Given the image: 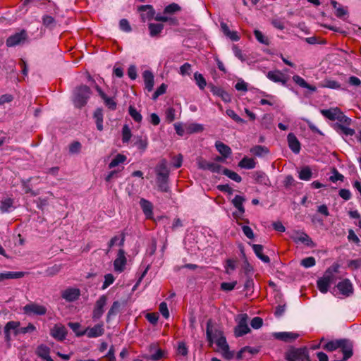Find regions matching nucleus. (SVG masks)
I'll return each instance as SVG.
<instances>
[{
    "label": "nucleus",
    "instance_id": "nucleus-1",
    "mask_svg": "<svg viewBox=\"0 0 361 361\" xmlns=\"http://www.w3.org/2000/svg\"><path fill=\"white\" fill-rule=\"evenodd\" d=\"M92 94L91 90L87 85H80L74 91L73 102L76 107L84 106Z\"/></svg>",
    "mask_w": 361,
    "mask_h": 361
},
{
    "label": "nucleus",
    "instance_id": "nucleus-17",
    "mask_svg": "<svg viewBox=\"0 0 361 361\" xmlns=\"http://www.w3.org/2000/svg\"><path fill=\"white\" fill-rule=\"evenodd\" d=\"M299 335L293 332H276L274 334V337L279 341L284 342H291L298 338Z\"/></svg>",
    "mask_w": 361,
    "mask_h": 361
},
{
    "label": "nucleus",
    "instance_id": "nucleus-3",
    "mask_svg": "<svg viewBox=\"0 0 361 361\" xmlns=\"http://www.w3.org/2000/svg\"><path fill=\"white\" fill-rule=\"evenodd\" d=\"M287 361H310L307 348H290L286 353Z\"/></svg>",
    "mask_w": 361,
    "mask_h": 361
},
{
    "label": "nucleus",
    "instance_id": "nucleus-47",
    "mask_svg": "<svg viewBox=\"0 0 361 361\" xmlns=\"http://www.w3.org/2000/svg\"><path fill=\"white\" fill-rule=\"evenodd\" d=\"M203 130V125L199 123H190L186 127V132L189 134L199 133Z\"/></svg>",
    "mask_w": 361,
    "mask_h": 361
},
{
    "label": "nucleus",
    "instance_id": "nucleus-39",
    "mask_svg": "<svg viewBox=\"0 0 361 361\" xmlns=\"http://www.w3.org/2000/svg\"><path fill=\"white\" fill-rule=\"evenodd\" d=\"M256 162L252 158L244 157L238 163V166L242 169H252L255 167Z\"/></svg>",
    "mask_w": 361,
    "mask_h": 361
},
{
    "label": "nucleus",
    "instance_id": "nucleus-31",
    "mask_svg": "<svg viewBox=\"0 0 361 361\" xmlns=\"http://www.w3.org/2000/svg\"><path fill=\"white\" fill-rule=\"evenodd\" d=\"M255 180L262 185H269L270 180L268 176L262 171H256L253 175Z\"/></svg>",
    "mask_w": 361,
    "mask_h": 361
},
{
    "label": "nucleus",
    "instance_id": "nucleus-15",
    "mask_svg": "<svg viewBox=\"0 0 361 361\" xmlns=\"http://www.w3.org/2000/svg\"><path fill=\"white\" fill-rule=\"evenodd\" d=\"M268 79L274 82H281L282 85H286L287 79L285 75L280 71H269L267 74Z\"/></svg>",
    "mask_w": 361,
    "mask_h": 361
},
{
    "label": "nucleus",
    "instance_id": "nucleus-4",
    "mask_svg": "<svg viewBox=\"0 0 361 361\" xmlns=\"http://www.w3.org/2000/svg\"><path fill=\"white\" fill-rule=\"evenodd\" d=\"M23 312L27 315H44L47 313V308L35 302L29 303L23 308Z\"/></svg>",
    "mask_w": 361,
    "mask_h": 361
},
{
    "label": "nucleus",
    "instance_id": "nucleus-33",
    "mask_svg": "<svg viewBox=\"0 0 361 361\" xmlns=\"http://www.w3.org/2000/svg\"><path fill=\"white\" fill-rule=\"evenodd\" d=\"M334 128L338 133H341L346 136H348V135L352 136L355 133V131L354 129L348 127V126H346V125L344 126L343 124H339V123H336L334 125Z\"/></svg>",
    "mask_w": 361,
    "mask_h": 361
},
{
    "label": "nucleus",
    "instance_id": "nucleus-48",
    "mask_svg": "<svg viewBox=\"0 0 361 361\" xmlns=\"http://www.w3.org/2000/svg\"><path fill=\"white\" fill-rule=\"evenodd\" d=\"M121 307V304L118 301H114L110 307L108 313H107V321H109L111 317L115 316L118 314L119 309Z\"/></svg>",
    "mask_w": 361,
    "mask_h": 361
},
{
    "label": "nucleus",
    "instance_id": "nucleus-19",
    "mask_svg": "<svg viewBox=\"0 0 361 361\" xmlns=\"http://www.w3.org/2000/svg\"><path fill=\"white\" fill-rule=\"evenodd\" d=\"M142 78L145 82V89L148 92H151L153 90L154 83V77L152 71L145 70L142 73Z\"/></svg>",
    "mask_w": 361,
    "mask_h": 361
},
{
    "label": "nucleus",
    "instance_id": "nucleus-8",
    "mask_svg": "<svg viewBox=\"0 0 361 361\" xmlns=\"http://www.w3.org/2000/svg\"><path fill=\"white\" fill-rule=\"evenodd\" d=\"M137 11L140 13L142 22L151 20L154 18L155 11L152 5H141L138 6Z\"/></svg>",
    "mask_w": 361,
    "mask_h": 361
},
{
    "label": "nucleus",
    "instance_id": "nucleus-45",
    "mask_svg": "<svg viewBox=\"0 0 361 361\" xmlns=\"http://www.w3.org/2000/svg\"><path fill=\"white\" fill-rule=\"evenodd\" d=\"M221 173L237 183H240L242 180V178L240 177V176H239L237 173L231 171L228 169L223 168Z\"/></svg>",
    "mask_w": 361,
    "mask_h": 361
},
{
    "label": "nucleus",
    "instance_id": "nucleus-44",
    "mask_svg": "<svg viewBox=\"0 0 361 361\" xmlns=\"http://www.w3.org/2000/svg\"><path fill=\"white\" fill-rule=\"evenodd\" d=\"M126 157L121 154H118L109 163V168L113 169L117 166H118L120 164H123L126 160Z\"/></svg>",
    "mask_w": 361,
    "mask_h": 361
},
{
    "label": "nucleus",
    "instance_id": "nucleus-52",
    "mask_svg": "<svg viewBox=\"0 0 361 361\" xmlns=\"http://www.w3.org/2000/svg\"><path fill=\"white\" fill-rule=\"evenodd\" d=\"M104 102V104L106 107H108L110 110L114 111L116 109L117 104L113 97H109L107 95H105L103 98H102Z\"/></svg>",
    "mask_w": 361,
    "mask_h": 361
},
{
    "label": "nucleus",
    "instance_id": "nucleus-61",
    "mask_svg": "<svg viewBox=\"0 0 361 361\" xmlns=\"http://www.w3.org/2000/svg\"><path fill=\"white\" fill-rule=\"evenodd\" d=\"M115 281V278L113 274H107L104 276V281L102 284V289L105 290L110 285H111Z\"/></svg>",
    "mask_w": 361,
    "mask_h": 361
},
{
    "label": "nucleus",
    "instance_id": "nucleus-21",
    "mask_svg": "<svg viewBox=\"0 0 361 361\" xmlns=\"http://www.w3.org/2000/svg\"><path fill=\"white\" fill-rule=\"evenodd\" d=\"M199 167L200 169H204V170H209L213 173H221L223 170V167L216 164L213 162H207L206 161H201L199 163Z\"/></svg>",
    "mask_w": 361,
    "mask_h": 361
},
{
    "label": "nucleus",
    "instance_id": "nucleus-56",
    "mask_svg": "<svg viewBox=\"0 0 361 361\" xmlns=\"http://www.w3.org/2000/svg\"><path fill=\"white\" fill-rule=\"evenodd\" d=\"M82 148V145L78 141L73 142L69 145V153L71 154H78Z\"/></svg>",
    "mask_w": 361,
    "mask_h": 361
},
{
    "label": "nucleus",
    "instance_id": "nucleus-63",
    "mask_svg": "<svg viewBox=\"0 0 361 361\" xmlns=\"http://www.w3.org/2000/svg\"><path fill=\"white\" fill-rule=\"evenodd\" d=\"M236 268L235 261L228 259L226 260V264L225 266L226 273L231 274Z\"/></svg>",
    "mask_w": 361,
    "mask_h": 361
},
{
    "label": "nucleus",
    "instance_id": "nucleus-25",
    "mask_svg": "<svg viewBox=\"0 0 361 361\" xmlns=\"http://www.w3.org/2000/svg\"><path fill=\"white\" fill-rule=\"evenodd\" d=\"M250 245L252 246L253 251L255 254L257 255V257L261 259L264 263H269L270 259L267 255H265L263 254V246L262 245L259 244H251Z\"/></svg>",
    "mask_w": 361,
    "mask_h": 361
},
{
    "label": "nucleus",
    "instance_id": "nucleus-49",
    "mask_svg": "<svg viewBox=\"0 0 361 361\" xmlns=\"http://www.w3.org/2000/svg\"><path fill=\"white\" fill-rule=\"evenodd\" d=\"M194 78L200 90H204L207 85V82L202 74L196 72L194 74Z\"/></svg>",
    "mask_w": 361,
    "mask_h": 361
},
{
    "label": "nucleus",
    "instance_id": "nucleus-62",
    "mask_svg": "<svg viewBox=\"0 0 361 361\" xmlns=\"http://www.w3.org/2000/svg\"><path fill=\"white\" fill-rule=\"evenodd\" d=\"M254 35L257 39V41L263 44H268L269 41L267 38L258 30H255L254 31Z\"/></svg>",
    "mask_w": 361,
    "mask_h": 361
},
{
    "label": "nucleus",
    "instance_id": "nucleus-54",
    "mask_svg": "<svg viewBox=\"0 0 361 361\" xmlns=\"http://www.w3.org/2000/svg\"><path fill=\"white\" fill-rule=\"evenodd\" d=\"M154 18L155 20L159 21V22L169 21L171 23V24H173V25H177V23H178L177 19H176L174 18H169L166 16H162L160 13H158L156 16L154 15Z\"/></svg>",
    "mask_w": 361,
    "mask_h": 361
},
{
    "label": "nucleus",
    "instance_id": "nucleus-51",
    "mask_svg": "<svg viewBox=\"0 0 361 361\" xmlns=\"http://www.w3.org/2000/svg\"><path fill=\"white\" fill-rule=\"evenodd\" d=\"M20 326V322H15V321H11L6 323L5 326V329L6 331H11V330L13 331V333L15 335H18Z\"/></svg>",
    "mask_w": 361,
    "mask_h": 361
},
{
    "label": "nucleus",
    "instance_id": "nucleus-5",
    "mask_svg": "<svg viewBox=\"0 0 361 361\" xmlns=\"http://www.w3.org/2000/svg\"><path fill=\"white\" fill-rule=\"evenodd\" d=\"M247 314L239 315L238 324L235 329V335L236 337L243 336L250 332V329L247 324Z\"/></svg>",
    "mask_w": 361,
    "mask_h": 361
},
{
    "label": "nucleus",
    "instance_id": "nucleus-12",
    "mask_svg": "<svg viewBox=\"0 0 361 361\" xmlns=\"http://www.w3.org/2000/svg\"><path fill=\"white\" fill-rule=\"evenodd\" d=\"M51 336L55 339L62 341H63L67 335V330L66 327L62 324H56L51 329Z\"/></svg>",
    "mask_w": 361,
    "mask_h": 361
},
{
    "label": "nucleus",
    "instance_id": "nucleus-18",
    "mask_svg": "<svg viewBox=\"0 0 361 361\" xmlns=\"http://www.w3.org/2000/svg\"><path fill=\"white\" fill-rule=\"evenodd\" d=\"M337 288L340 293L345 296H349L353 291V285L348 279H344L339 282L337 284Z\"/></svg>",
    "mask_w": 361,
    "mask_h": 361
},
{
    "label": "nucleus",
    "instance_id": "nucleus-16",
    "mask_svg": "<svg viewBox=\"0 0 361 361\" xmlns=\"http://www.w3.org/2000/svg\"><path fill=\"white\" fill-rule=\"evenodd\" d=\"M80 295V291L78 288H70L62 292L61 297L66 301L73 302L76 300Z\"/></svg>",
    "mask_w": 361,
    "mask_h": 361
},
{
    "label": "nucleus",
    "instance_id": "nucleus-38",
    "mask_svg": "<svg viewBox=\"0 0 361 361\" xmlns=\"http://www.w3.org/2000/svg\"><path fill=\"white\" fill-rule=\"evenodd\" d=\"M119 241V243H118V245L121 247L123 246L124 245V242H125V235L123 233H121L120 236H118V235H115L114 237H113L108 245H109V248L106 251V254L109 253V252L110 251V249L116 245L117 244V242Z\"/></svg>",
    "mask_w": 361,
    "mask_h": 361
},
{
    "label": "nucleus",
    "instance_id": "nucleus-29",
    "mask_svg": "<svg viewBox=\"0 0 361 361\" xmlns=\"http://www.w3.org/2000/svg\"><path fill=\"white\" fill-rule=\"evenodd\" d=\"M169 176L157 177V184L159 190L161 192H168L170 190L169 186Z\"/></svg>",
    "mask_w": 361,
    "mask_h": 361
},
{
    "label": "nucleus",
    "instance_id": "nucleus-10",
    "mask_svg": "<svg viewBox=\"0 0 361 361\" xmlns=\"http://www.w3.org/2000/svg\"><path fill=\"white\" fill-rule=\"evenodd\" d=\"M127 259L125 256V251L123 249H120L118 252L117 257L114 262V267L115 271L118 273L123 271Z\"/></svg>",
    "mask_w": 361,
    "mask_h": 361
},
{
    "label": "nucleus",
    "instance_id": "nucleus-7",
    "mask_svg": "<svg viewBox=\"0 0 361 361\" xmlns=\"http://www.w3.org/2000/svg\"><path fill=\"white\" fill-rule=\"evenodd\" d=\"M206 333L207 341L209 342L210 345H212L215 340L223 336L222 331L213 326L212 319H209L207 322Z\"/></svg>",
    "mask_w": 361,
    "mask_h": 361
},
{
    "label": "nucleus",
    "instance_id": "nucleus-6",
    "mask_svg": "<svg viewBox=\"0 0 361 361\" xmlns=\"http://www.w3.org/2000/svg\"><path fill=\"white\" fill-rule=\"evenodd\" d=\"M107 302V297L105 295H102L96 301L94 310L92 311V319L93 320H97L102 317L104 314V307Z\"/></svg>",
    "mask_w": 361,
    "mask_h": 361
},
{
    "label": "nucleus",
    "instance_id": "nucleus-60",
    "mask_svg": "<svg viewBox=\"0 0 361 361\" xmlns=\"http://www.w3.org/2000/svg\"><path fill=\"white\" fill-rule=\"evenodd\" d=\"M179 11H180V6L176 3H172L165 7L164 13H174Z\"/></svg>",
    "mask_w": 361,
    "mask_h": 361
},
{
    "label": "nucleus",
    "instance_id": "nucleus-34",
    "mask_svg": "<svg viewBox=\"0 0 361 361\" xmlns=\"http://www.w3.org/2000/svg\"><path fill=\"white\" fill-rule=\"evenodd\" d=\"M94 118L98 130H103V111L101 108H97L94 112Z\"/></svg>",
    "mask_w": 361,
    "mask_h": 361
},
{
    "label": "nucleus",
    "instance_id": "nucleus-40",
    "mask_svg": "<svg viewBox=\"0 0 361 361\" xmlns=\"http://www.w3.org/2000/svg\"><path fill=\"white\" fill-rule=\"evenodd\" d=\"M214 94H216L219 97H220L224 102H228L231 101V97L230 95L224 91L223 89L214 87L212 90Z\"/></svg>",
    "mask_w": 361,
    "mask_h": 361
},
{
    "label": "nucleus",
    "instance_id": "nucleus-27",
    "mask_svg": "<svg viewBox=\"0 0 361 361\" xmlns=\"http://www.w3.org/2000/svg\"><path fill=\"white\" fill-rule=\"evenodd\" d=\"M215 147L224 158H228L232 153L230 147L222 142L216 141L215 143Z\"/></svg>",
    "mask_w": 361,
    "mask_h": 361
},
{
    "label": "nucleus",
    "instance_id": "nucleus-11",
    "mask_svg": "<svg viewBox=\"0 0 361 361\" xmlns=\"http://www.w3.org/2000/svg\"><path fill=\"white\" fill-rule=\"evenodd\" d=\"M292 238L294 242H301L310 247H314L315 246L314 243L312 240L310 236L304 232H294L293 235H292Z\"/></svg>",
    "mask_w": 361,
    "mask_h": 361
},
{
    "label": "nucleus",
    "instance_id": "nucleus-2",
    "mask_svg": "<svg viewBox=\"0 0 361 361\" xmlns=\"http://www.w3.org/2000/svg\"><path fill=\"white\" fill-rule=\"evenodd\" d=\"M337 267L329 268L324 276L317 281V288L322 293H327L329 286L334 282L335 276L334 272L337 271Z\"/></svg>",
    "mask_w": 361,
    "mask_h": 361
},
{
    "label": "nucleus",
    "instance_id": "nucleus-36",
    "mask_svg": "<svg viewBox=\"0 0 361 361\" xmlns=\"http://www.w3.org/2000/svg\"><path fill=\"white\" fill-rule=\"evenodd\" d=\"M13 207V200L8 197L1 200L0 204V210L2 213L10 212L11 209Z\"/></svg>",
    "mask_w": 361,
    "mask_h": 361
},
{
    "label": "nucleus",
    "instance_id": "nucleus-37",
    "mask_svg": "<svg viewBox=\"0 0 361 361\" xmlns=\"http://www.w3.org/2000/svg\"><path fill=\"white\" fill-rule=\"evenodd\" d=\"M245 201V199L240 195H235V197L232 200V204L241 214L245 212V208L243 207V203Z\"/></svg>",
    "mask_w": 361,
    "mask_h": 361
},
{
    "label": "nucleus",
    "instance_id": "nucleus-43",
    "mask_svg": "<svg viewBox=\"0 0 361 361\" xmlns=\"http://www.w3.org/2000/svg\"><path fill=\"white\" fill-rule=\"evenodd\" d=\"M250 152L257 157H262L269 153L267 147L262 145H256L250 149Z\"/></svg>",
    "mask_w": 361,
    "mask_h": 361
},
{
    "label": "nucleus",
    "instance_id": "nucleus-14",
    "mask_svg": "<svg viewBox=\"0 0 361 361\" xmlns=\"http://www.w3.org/2000/svg\"><path fill=\"white\" fill-rule=\"evenodd\" d=\"M104 333L103 324H97L93 327H88L85 329V334L88 338H97L101 336Z\"/></svg>",
    "mask_w": 361,
    "mask_h": 361
},
{
    "label": "nucleus",
    "instance_id": "nucleus-59",
    "mask_svg": "<svg viewBox=\"0 0 361 361\" xmlns=\"http://www.w3.org/2000/svg\"><path fill=\"white\" fill-rule=\"evenodd\" d=\"M226 114L238 123H245V121L241 118L233 110L227 109Z\"/></svg>",
    "mask_w": 361,
    "mask_h": 361
},
{
    "label": "nucleus",
    "instance_id": "nucleus-53",
    "mask_svg": "<svg viewBox=\"0 0 361 361\" xmlns=\"http://www.w3.org/2000/svg\"><path fill=\"white\" fill-rule=\"evenodd\" d=\"M132 136L131 131L128 125H124L122 128V141L123 143L128 142Z\"/></svg>",
    "mask_w": 361,
    "mask_h": 361
},
{
    "label": "nucleus",
    "instance_id": "nucleus-64",
    "mask_svg": "<svg viewBox=\"0 0 361 361\" xmlns=\"http://www.w3.org/2000/svg\"><path fill=\"white\" fill-rule=\"evenodd\" d=\"M167 86L162 83L154 92L152 95V99L154 100L157 99L160 95L164 94L166 91Z\"/></svg>",
    "mask_w": 361,
    "mask_h": 361
},
{
    "label": "nucleus",
    "instance_id": "nucleus-41",
    "mask_svg": "<svg viewBox=\"0 0 361 361\" xmlns=\"http://www.w3.org/2000/svg\"><path fill=\"white\" fill-rule=\"evenodd\" d=\"M341 339L330 341L324 344L322 348L325 350L331 352L340 348Z\"/></svg>",
    "mask_w": 361,
    "mask_h": 361
},
{
    "label": "nucleus",
    "instance_id": "nucleus-26",
    "mask_svg": "<svg viewBox=\"0 0 361 361\" xmlns=\"http://www.w3.org/2000/svg\"><path fill=\"white\" fill-rule=\"evenodd\" d=\"M37 355L46 361H54L50 357V349L45 345H40L37 348Z\"/></svg>",
    "mask_w": 361,
    "mask_h": 361
},
{
    "label": "nucleus",
    "instance_id": "nucleus-32",
    "mask_svg": "<svg viewBox=\"0 0 361 361\" xmlns=\"http://www.w3.org/2000/svg\"><path fill=\"white\" fill-rule=\"evenodd\" d=\"M293 80L301 87L308 89L312 92L317 91V88L315 86L309 85L302 77L298 75L293 76Z\"/></svg>",
    "mask_w": 361,
    "mask_h": 361
},
{
    "label": "nucleus",
    "instance_id": "nucleus-30",
    "mask_svg": "<svg viewBox=\"0 0 361 361\" xmlns=\"http://www.w3.org/2000/svg\"><path fill=\"white\" fill-rule=\"evenodd\" d=\"M148 29L152 37H158L164 29V25L161 23H149Z\"/></svg>",
    "mask_w": 361,
    "mask_h": 361
},
{
    "label": "nucleus",
    "instance_id": "nucleus-28",
    "mask_svg": "<svg viewBox=\"0 0 361 361\" xmlns=\"http://www.w3.org/2000/svg\"><path fill=\"white\" fill-rule=\"evenodd\" d=\"M25 273L23 271H6L0 273V282L11 279H20L25 276Z\"/></svg>",
    "mask_w": 361,
    "mask_h": 361
},
{
    "label": "nucleus",
    "instance_id": "nucleus-20",
    "mask_svg": "<svg viewBox=\"0 0 361 361\" xmlns=\"http://www.w3.org/2000/svg\"><path fill=\"white\" fill-rule=\"evenodd\" d=\"M288 143L290 149L295 154H298L300 151V143L296 136L290 133L287 136Z\"/></svg>",
    "mask_w": 361,
    "mask_h": 361
},
{
    "label": "nucleus",
    "instance_id": "nucleus-23",
    "mask_svg": "<svg viewBox=\"0 0 361 361\" xmlns=\"http://www.w3.org/2000/svg\"><path fill=\"white\" fill-rule=\"evenodd\" d=\"M140 205L142 209L144 214L145 215L147 219H152L153 216V205L152 204L144 199L142 198L140 201Z\"/></svg>",
    "mask_w": 361,
    "mask_h": 361
},
{
    "label": "nucleus",
    "instance_id": "nucleus-50",
    "mask_svg": "<svg viewBox=\"0 0 361 361\" xmlns=\"http://www.w3.org/2000/svg\"><path fill=\"white\" fill-rule=\"evenodd\" d=\"M128 112L130 116L133 118V119L137 123H140L142 120V116L137 109L133 106H130L128 109Z\"/></svg>",
    "mask_w": 361,
    "mask_h": 361
},
{
    "label": "nucleus",
    "instance_id": "nucleus-55",
    "mask_svg": "<svg viewBox=\"0 0 361 361\" xmlns=\"http://www.w3.org/2000/svg\"><path fill=\"white\" fill-rule=\"evenodd\" d=\"M68 326L73 330L77 336H82L85 334V331H80V324L78 322H69Z\"/></svg>",
    "mask_w": 361,
    "mask_h": 361
},
{
    "label": "nucleus",
    "instance_id": "nucleus-22",
    "mask_svg": "<svg viewBox=\"0 0 361 361\" xmlns=\"http://www.w3.org/2000/svg\"><path fill=\"white\" fill-rule=\"evenodd\" d=\"M157 177L169 176V170L167 166V161L165 159H161L155 167Z\"/></svg>",
    "mask_w": 361,
    "mask_h": 361
},
{
    "label": "nucleus",
    "instance_id": "nucleus-13",
    "mask_svg": "<svg viewBox=\"0 0 361 361\" xmlns=\"http://www.w3.org/2000/svg\"><path fill=\"white\" fill-rule=\"evenodd\" d=\"M343 354V361L347 360L353 355V343L348 339H341L340 348Z\"/></svg>",
    "mask_w": 361,
    "mask_h": 361
},
{
    "label": "nucleus",
    "instance_id": "nucleus-58",
    "mask_svg": "<svg viewBox=\"0 0 361 361\" xmlns=\"http://www.w3.org/2000/svg\"><path fill=\"white\" fill-rule=\"evenodd\" d=\"M316 261L314 257H308L301 260L300 264L305 268H310L315 265Z\"/></svg>",
    "mask_w": 361,
    "mask_h": 361
},
{
    "label": "nucleus",
    "instance_id": "nucleus-57",
    "mask_svg": "<svg viewBox=\"0 0 361 361\" xmlns=\"http://www.w3.org/2000/svg\"><path fill=\"white\" fill-rule=\"evenodd\" d=\"M177 353L182 356H187L188 348L186 343L183 341H179L177 345Z\"/></svg>",
    "mask_w": 361,
    "mask_h": 361
},
{
    "label": "nucleus",
    "instance_id": "nucleus-24",
    "mask_svg": "<svg viewBox=\"0 0 361 361\" xmlns=\"http://www.w3.org/2000/svg\"><path fill=\"white\" fill-rule=\"evenodd\" d=\"M341 109L338 107L322 109L320 111L321 114L330 121H336L338 115L341 114Z\"/></svg>",
    "mask_w": 361,
    "mask_h": 361
},
{
    "label": "nucleus",
    "instance_id": "nucleus-46",
    "mask_svg": "<svg viewBox=\"0 0 361 361\" xmlns=\"http://www.w3.org/2000/svg\"><path fill=\"white\" fill-rule=\"evenodd\" d=\"M312 172L309 166L303 167L299 172V178L302 180H309L312 178Z\"/></svg>",
    "mask_w": 361,
    "mask_h": 361
},
{
    "label": "nucleus",
    "instance_id": "nucleus-42",
    "mask_svg": "<svg viewBox=\"0 0 361 361\" xmlns=\"http://www.w3.org/2000/svg\"><path fill=\"white\" fill-rule=\"evenodd\" d=\"M319 86L324 88H330L334 90H338L341 88V85L338 82L330 79L324 80L323 83L319 85Z\"/></svg>",
    "mask_w": 361,
    "mask_h": 361
},
{
    "label": "nucleus",
    "instance_id": "nucleus-9",
    "mask_svg": "<svg viewBox=\"0 0 361 361\" xmlns=\"http://www.w3.org/2000/svg\"><path fill=\"white\" fill-rule=\"evenodd\" d=\"M27 34L25 30L15 33L7 38L6 44L8 47H12L20 44L26 39Z\"/></svg>",
    "mask_w": 361,
    "mask_h": 361
},
{
    "label": "nucleus",
    "instance_id": "nucleus-35",
    "mask_svg": "<svg viewBox=\"0 0 361 361\" xmlns=\"http://www.w3.org/2000/svg\"><path fill=\"white\" fill-rule=\"evenodd\" d=\"M134 145L142 152L145 151L148 145V140L146 137L135 136Z\"/></svg>",
    "mask_w": 361,
    "mask_h": 361
}]
</instances>
